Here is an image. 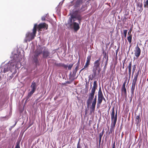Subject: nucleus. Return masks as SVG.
<instances>
[{
  "instance_id": "nucleus-36",
  "label": "nucleus",
  "mask_w": 148,
  "mask_h": 148,
  "mask_svg": "<svg viewBox=\"0 0 148 148\" xmlns=\"http://www.w3.org/2000/svg\"><path fill=\"white\" fill-rule=\"evenodd\" d=\"M77 148H82L80 145V142H78L77 144Z\"/></svg>"
},
{
  "instance_id": "nucleus-27",
  "label": "nucleus",
  "mask_w": 148,
  "mask_h": 148,
  "mask_svg": "<svg viewBox=\"0 0 148 148\" xmlns=\"http://www.w3.org/2000/svg\"><path fill=\"white\" fill-rule=\"evenodd\" d=\"M79 66L78 65H76V66L75 68V69L73 70V74H75L77 72V71L78 70L79 68Z\"/></svg>"
},
{
  "instance_id": "nucleus-7",
  "label": "nucleus",
  "mask_w": 148,
  "mask_h": 148,
  "mask_svg": "<svg viewBox=\"0 0 148 148\" xmlns=\"http://www.w3.org/2000/svg\"><path fill=\"white\" fill-rule=\"evenodd\" d=\"M117 111L116 110L115 115L114 107L112 109V112L111 113V120L112 122H116L117 120Z\"/></svg>"
},
{
  "instance_id": "nucleus-15",
  "label": "nucleus",
  "mask_w": 148,
  "mask_h": 148,
  "mask_svg": "<svg viewBox=\"0 0 148 148\" xmlns=\"http://www.w3.org/2000/svg\"><path fill=\"white\" fill-rule=\"evenodd\" d=\"M116 122L111 121V123L110 126V130L109 134H112L114 132V128L116 123Z\"/></svg>"
},
{
  "instance_id": "nucleus-33",
  "label": "nucleus",
  "mask_w": 148,
  "mask_h": 148,
  "mask_svg": "<svg viewBox=\"0 0 148 148\" xmlns=\"http://www.w3.org/2000/svg\"><path fill=\"white\" fill-rule=\"evenodd\" d=\"M103 95L102 94V92L101 90V88L100 87L99 88V89L98 91V95Z\"/></svg>"
},
{
  "instance_id": "nucleus-61",
  "label": "nucleus",
  "mask_w": 148,
  "mask_h": 148,
  "mask_svg": "<svg viewBox=\"0 0 148 148\" xmlns=\"http://www.w3.org/2000/svg\"><path fill=\"white\" fill-rule=\"evenodd\" d=\"M116 54H117V52H116Z\"/></svg>"
},
{
  "instance_id": "nucleus-32",
  "label": "nucleus",
  "mask_w": 148,
  "mask_h": 148,
  "mask_svg": "<svg viewBox=\"0 0 148 148\" xmlns=\"http://www.w3.org/2000/svg\"><path fill=\"white\" fill-rule=\"evenodd\" d=\"M104 58H105V59H106V62H108V56H107V57H106V52L105 53V54H104V55L103 56V59H104Z\"/></svg>"
},
{
  "instance_id": "nucleus-2",
  "label": "nucleus",
  "mask_w": 148,
  "mask_h": 148,
  "mask_svg": "<svg viewBox=\"0 0 148 148\" xmlns=\"http://www.w3.org/2000/svg\"><path fill=\"white\" fill-rule=\"evenodd\" d=\"M67 25L71 29H73L75 31H77L80 28L78 23L76 22H73L71 19L68 21Z\"/></svg>"
},
{
  "instance_id": "nucleus-28",
  "label": "nucleus",
  "mask_w": 148,
  "mask_h": 148,
  "mask_svg": "<svg viewBox=\"0 0 148 148\" xmlns=\"http://www.w3.org/2000/svg\"><path fill=\"white\" fill-rule=\"evenodd\" d=\"M35 92V91L31 90V91L28 93L27 96L29 98V97H31Z\"/></svg>"
},
{
  "instance_id": "nucleus-3",
  "label": "nucleus",
  "mask_w": 148,
  "mask_h": 148,
  "mask_svg": "<svg viewBox=\"0 0 148 148\" xmlns=\"http://www.w3.org/2000/svg\"><path fill=\"white\" fill-rule=\"evenodd\" d=\"M139 71H138L137 73H136L135 75L134 76V78L132 80V86L131 90V94L132 96L133 95V96L134 95L135 86L136 84L137 78L139 75Z\"/></svg>"
},
{
  "instance_id": "nucleus-16",
  "label": "nucleus",
  "mask_w": 148,
  "mask_h": 148,
  "mask_svg": "<svg viewBox=\"0 0 148 148\" xmlns=\"http://www.w3.org/2000/svg\"><path fill=\"white\" fill-rule=\"evenodd\" d=\"M100 60L101 58H99L98 60L95 61L94 63V66L93 67L98 69H101L100 67Z\"/></svg>"
},
{
  "instance_id": "nucleus-22",
  "label": "nucleus",
  "mask_w": 148,
  "mask_h": 148,
  "mask_svg": "<svg viewBox=\"0 0 148 148\" xmlns=\"http://www.w3.org/2000/svg\"><path fill=\"white\" fill-rule=\"evenodd\" d=\"M82 1L83 0H77L74 5V7H75L76 8H77L78 7H79L80 5L83 3Z\"/></svg>"
},
{
  "instance_id": "nucleus-50",
  "label": "nucleus",
  "mask_w": 148,
  "mask_h": 148,
  "mask_svg": "<svg viewBox=\"0 0 148 148\" xmlns=\"http://www.w3.org/2000/svg\"><path fill=\"white\" fill-rule=\"evenodd\" d=\"M135 71H134V70L133 71V70H132V77L133 76L134 73Z\"/></svg>"
},
{
  "instance_id": "nucleus-1",
  "label": "nucleus",
  "mask_w": 148,
  "mask_h": 148,
  "mask_svg": "<svg viewBox=\"0 0 148 148\" xmlns=\"http://www.w3.org/2000/svg\"><path fill=\"white\" fill-rule=\"evenodd\" d=\"M37 29V24H35L32 29V32H28L26 34L25 39L24 40L25 42H27V41L29 42L34 39L35 37L36 36Z\"/></svg>"
},
{
  "instance_id": "nucleus-20",
  "label": "nucleus",
  "mask_w": 148,
  "mask_h": 148,
  "mask_svg": "<svg viewBox=\"0 0 148 148\" xmlns=\"http://www.w3.org/2000/svg\"><path fill=\"white\" fill-rule=\"evenodd\" d=\"M30 87L31 88L32 90L35 91L37 88L36 82L34 81H33L32 83V84L30 86Z\"/></svg>"
},
{
  "instance_id": "nucleus-54",
  "label": "nucleus",
  "mask_w": 148,
  "mask_h": 148,
  "mask_svg": "<svg viewBox=\"0 0 148 148\" xmlns=\"http://www.w3.org/2000/svg\"><path fill=\"white\" fill-rule=\"evenodd\" d=\"M124 19H125V20H126L127 19V18L125 17Z\"/></svg>"
},
{
  "instance_id": "nucleus-53",
  "label": "nucleus",
  "mask_w": 148,
  "mask_h": 148,
  "mask_svg": "<svg viewBox=\"0 0 148 148\" xmlns=\"http://www.w3.org/2000/svg\"><path fill=\"white\" fill-rule=\"evenodd\" d=\"M103 100H104L105 101H106L105 99L103 97Z\"/></svg>"
},
{
  "instance_id": "nucleus-45",
  "label": "nucleus",
  "mask_w": 148,
  "mask_h": 148,
  "mask_svg": "<svg viewBox=\"0 0 148 148\" xmlns=\"http://www.w3.org/2000/svg\"><path fill=\"white\" fill-rule=\"evenodd\" d=\"M79 64H80V60H79V59L77 63L75 64V65H78V66H79Z\"/></svg>"
},
{
  "instance_id": "nucleus-39",
  "label": "nucleus",
  "mask_w": 148,
  "mask_h": 148,
  "mask_svg": "<svg viewBox=\"0 0 148 148\" xmlns=\"http://www.w3.org/2000/svg\"><path fill=\"white\" fill-rule=\"evenodd\" d=\"M103 95H98V98H103Z\"/></svg>"
},
{
  "instance_id": "nucleus-41",
  "label": "nucleus",
  "mask_w": 148,
  "mask_h": 148,
  "mask_svg": "<svg viewBox=\"0 0 148 148\" xmlns=\"http://www.w3.org/2000/svg\"><path fill=\"white\" fill-rule=\"evenodd\" d=\"M46 19L45 16H43L41 18V20L42 21H45Z\"/></svg>"
},
{
  "instance_id": "nucleus-9",
  "label": "nucleus",
  "mask_w": 148,
  "mask_h": 148,
  "mask_svg": "<svg viewBox=\"0 0 148 148\" xmlns=\"http://www.w3.org/2000/svg\"><path fill=\"white\" fill-rule=\"evenodd\" d=\"M48 25L45 23H40L38 25H37V28L39 31H41V29H43L47 30L48 29Z\"/></svg>"
},
{
  "instance_id": "nucleus-23",
  "label": "nucleus",
  "mask_w": 148,
  "mask_h": 148,
  "mask_svg": "<svg viewBox=\"0 0 148 148\" xmlns=\"http://www.w3.org/2000/svg\"><path fill=\"white\" fill-rule=\"evenodd\" d=\"M103 98H98L97 102V106L98 108L99 107L100 104H101L102 102Z\"/></svg>"
},
{
  "instance_id": "nucleus-4",
  "label": "nucleus",
  "mask_w": 148,
  "mask_h": 148,
  "mask_svg": "<svg viewBox=\"0 0 148 148\" xmlns=\"http://www.w3.org/2000/svg\"><path fill=\"white\" fill-rule=\"evenodd\" d=\"M42 49L41 48H38L36 49L34 52V57H33V60L34 62L37 64L38 63L39 61L38 60V57L42 53Z\"/></svg>"
},
{
  "instance_id": "nucleus-26",
  "label": "nucleus",
  "mask_w": 148,
  "mask_h": 148,
  "mask_svg": "<svg viewBox=\"0 0 148 148\" xmlns=\"http://www.w3.org/2000/svg\"><path fill=\"white\" fill-rule=\"evenodd\" d=\"M77 15L76 14H73H73L71 15V18H70L68 21H69L70 19H71V20L73 21V19L74 18H76L77 17Z\"/></svg>"
},
{
  "instance_id": "nucleus-52",
  "label": "nucleus",
  "mask_w": 148,
  "mask_h": 148,
  "mask_svg": "<svg viewBox=\"0 0 148 148\" xmlns=\"http://www.w3.org/2000/svg\"><path fill=\"white\" fill-rule=\"evenodd\" d=\"M125 62H124V63H123V68L124 69V65H125Z\"/></svg>"
},
{
  "instance_id": "nucleus-38",
  "label": "nucleus",
  "mask_w": 148,
  "mask_h": 148,
  "mask_svg": "<svg viewBox=\"0 0 148 148\" xmlns=\"http://www.w3.org/2000/svg\"><path fill=\"white\" fill-rule=\"evenodd\" d=\"M62 67H63L65 69H66L68 67V66H67V65H65L64 64H63Z\"/></svg>"
},
{
  "instance_id": "nucleus-12",
  "label": "nucleus",
  "mask_w": 148,
  "mask_h": 148,
  "mask_svg": "<svg viewBox=\"0 0 148 148\" xmlns=\"http://www.w3.org/2000/svg\"><path fill=\"white\" fill-rule=\"evenodd\" d=\"M95 92H91L89 94L88 98L87 100V103L88 105H90L92 103V100L93 99Z\"/></svg>"
},
{
  "instance_id": "nucleus-24",
  "label": "nucleus",
  "mask_w": 148,
  "mask_h": 148,
  "mask_svg": "<svg viewBox=\"0 0 148 148\" xmlns=\"http://www.w3.org/2000/svg\"><path fill=\"white\" fill-rule=\"evenodd\" d=\"M132 35L130 34L129 35V36H127V39L130 44H131L132 42Z\"/></svg>"
},
{
  "instance_id": "nucleus-51",
  "label": "nucleus",
  "mask_w": 148,
  "mask_h": 148,
  "mask_svg": "<svg viewBox=\"0 0 148 148\" xmlns=\"http://www.w3.org/2000/svg\"><path fill=\"white\" fill-rule=\"evenodd\" d=\"M104 132V129H103V130H102V132H101V133H102L103 134Z\"/></svg>"
},
{
  "instance_id": "nucleus-47",
  "label": "nucleus",
  "mask_w": 148,
  "mask_h": 148,
  "mask_svg": "<svg viewBox=\"0 0 148 148\" xmlns=\"http://www.w3.org/2000/svg\"><path fill=\"white\" fill-rule=\"evenodd\" d=\"M131 29H130V30L129 31V32H128V34L129 35L130 34H131Z\"/></svg>"
},
{
  "instance_id": "nucleus-6",
  "label": "nucleus",
  "mask_w": 148,
  "mask_h": 148,
  "mask_svg": "<svg viewBox=\"0 0 148 148\" xmlns=\"http://www.w3.org/2000/svg\"><path fill=\"white\" fill-rule=\"evenodd\" d=\"M12 66L13 67L16 68V67H17L16 65H14L13 63H11L10 65L9 64H5L3 67L2 68L1 70L3 69L4 73L8 71L9 70L11 71L12 68V67H10V66Z\"/></svg>"
},
{
  "instance_id": "nucleus-42",
  "label": "nucleus",
  "mask_w": 148,
  "mask_h": 148,
  "mask_svg": "<svg viewBox=\"0 0 148 148\" xmlns=\"http://www.w3.org/2000/svg\"><path fill=\"white\" fill-rule=\"evenodd\" d=\"M63 64V63H59L58 65V66H60V67H62Z\"/></svg>"
},
{
  "instance_id": "nucleus-13",
  "label": "nucleus",
  "mask_w": 148,
  "mask_h": 148,
  "mask_svg": "<svg viewBox=\"0 0 148 148\" xmlns=\"http://www.w3.org/2000/svg\"><path fill=\"white\" fill-rule=\"evenodd\" d=\"M91 56H88L87 58V60L83 68L80 71L81 72L83 70L85 69H88L89 66L90 64V61L91 60Z\"/></svg>"
},
{
  "instance_id": "nucleus-46",
  "label": "nucleus",
  "mask_w": 148,
  "mask_h": 148,
  "mask_svg": "<svg viewBox=\"0 0 148 148\" xmlns=\"http://www.w3.org/2000/svg\"><path fill=\"white\" fill-rule=\"evenodd\" d=\"M112 148H115V142L114 143L112 146Z\"/></svg>"
},
{
  "instance_id": "nucleus-57",
  "label": "nucleus",
  "mask_w": 148,
  "mask_h": 148,
  "mask_svg": "<svg viewBox=\"0 0 148 148\" xmlns=\"http://www.w3.org/2000/svg\"><path fill=\"white\" fill-rule=\"evenodd\" d=\"M75 21V19H73V22H74V21Z\"/></svg>"
},
{
  "instance_id": "nucleus-11",
  "label": "nucleus",
  "mask_w": 148,
  "mask_h": 148,
  "mask_svg": "<svg viewBox=\"0 0 148 148\" xmlns=\"http://www.w3.org/2000/svg\"><path fill=\"white\" fill-rule=\"evenodd\" d=\"M84 9V7L83 6H82L81 8H80L79 7H78L77 8L75 7V10H74L73 12V14H76L77 16L79 15H78L80 13L85 10Z\"/></svg>"
},
{
  "instance_id": "nucleus-19",
  "label": "nucleus",
  "mask_w": 148,
  "mask_h": 148,
  "mask_svg": "<svg viewBox=\"0 0 148 148\" xmlns=\"http://www.w3.org/2000/svg\"><path fill=\"white\" fill-rule=\"evenodd\" d=\"M132 62H130L129 64L128 67L126 68L125 71H127V68L128 69V74L129 77L130 78L131 75V71H132Z\"/></svg>"
},
{
  "instance_id": "nucleus-44",
  "label": "nucleus",
  "mask_w": 148,
  "mask_h": 148,
  "mask_svg": "<svg viewBox=\"0 0 148 148\" xmlns=\"http://www.w3.org/2000/svg\"><path fill=\"white\" fill-rule=\"evenodd\" d=\"M103 134L100 133L99 135V138H101Z\"/></svg>"
},
{
  "instance_id": "nucleus-58",
  "label": "nucleus",
  "mask_w": 148,
  "mask_h": 148,
  "mask_svg": "<svg viewBox=\"0 0 148 148\" xmlns=\"http://www.w3.org/2000/svg\"><path fill=\"white\" fill-rule=\"evenodd\" d=\"M80 139H79L78 142H80Z\"/></svg>"
},
{
  "instance_id": "nucleus-34",
  "label": "nucleus",
  "mask_w": 148,
  "mask_h": 148,
  "mask_svg": "<svg viewBox=\"0 0 148 148\" xmlns=\"http://www.w3.org/2000/svg\"><path fill=\"white\" fill-rule=\"evenodd\" d=\"M127 30L125 29L123 30V33L124 35V36L125 38L126 36L127 33Z\"/></svg>"
},
{
  "instance_id": "nucleus-48",
  "label": "nucleus",
  "mask_w": 148,
  "mask_h": 148,
  "mask_svg": "<svg viewBox=\"0 0 148 148\" xmlns=\"http://www.w3.org/2000/svg\"><path fill=\"white\" fill-rule=\"evenodd\" d=\"M101 138H99V144H100L101 141Z\"/></svg>"
},
{
  "instance_id": "nucleus-60",
  "label": "nucleus",
  "mask_w": 148,
  "mask_h": 148,
  "mask_svg": "<svg viewBox=\"0 0 148 148\" xmlns=\"http://www.w3.org/2000/svg\"><path fill=\"white\" fill-rule=\"evenodd\" d=\"M104 51H103V53H104Z\"/></svg>"
},
{
  "instance_id": "nucleus-10",
  "label": "nucleus",
  "mask_w": 148,
  "mask_h": 148,
  "mask_svg": "<svg viewBox=\"0 0 148 148\" xmlns=\"http://www.w3.org/2000/svg\"><path fill=\"white\" fill-rule=\"evenodd\" d=\"M84 9V7L83 6H82L81 8H80L79 7H78L77 8L75 7V10H74L73 12V14H76L77 16L79 15H78L80 13L85 10Z\"/></svg>"
},
{
  "instance_id": "nucleus-56",
  "label": "nucleus",
  "mask_w": 148,
  "mask_h": 148,
  "mask_svg": "<svg viewBox=\"0 0 148 148\" xmlns=\"http://www.w3.org/2000/svg\"><path fill=\"white\" fill-rule=\"evenodd\" d=\"M16 123H17L16 122L15 123V124H14V126H15V125H16Z\"/></svg>"
},
{
  "instance_id": "nucleus-5",
  "label": "nucleus",
  "mask_w": 148,
  "mask_h": 148,
  "mask_svg": "<svg viewBox=\"0 0 148 148\" xmlns=\"http://www.w3.org/2000/svg\"><path fill=\"white\" fill-rule=\"evenodd\" d=\"M101 70V69L93 67L92 70V78L90 79L92 80L93 78L97 77V75H99L100 73Z\"/></svg>"
},
{
  "instance_id": "nucleus-14",
  "label": "nucleus",
  "mask_w": 148,
  "mask_h": 148,
  "mask_svg": "<svg viewBox=\"0 0 148 148\" xmlns=\"http://www.w3.org/2000/svg\"><path fill=\"white\" fill-rule=\"evenodd\" d=\"M134 52V54L136 57V58H138L140 55L141 53V50L138 45H137L135 48Z\"/></svg>"
},
{
  "instance_id": "nucleus-49",
  "label": "nucleus",
  "mask_w": 148,
  "mask_h": 148,
  "mask_svg": "<svg viewBox=\"0 0 148 148\" xmlns=\"http://www.w3.org/2000/svg\"><path fill=\"white\" fill-rule=\"evenodd\" d=\"M135 71H134V70L133 71V70H132V77L133 76L134 73Z\"/></svg>"
},
{
  "instance_id": "nucleus-25",
  "label": "nucleus",
  "mask_w": 148,
  "mask_h": 148,
  "mask_svg": "<svg viewBox=\"0 0 148 148\" xmlns=\"http://www.w3.org/2000/svg\"><path fill=\"white\" fill-rule=\"evenodd\" d=\"M135 121L137 123H138L141 121V120L140 119L139 115L136 116L135 118Z\"/></svg>"
},
{
  "instance_id": "nucleus-43",
  "label": "nucleus",
  "mask_w": 148,
  "mask_h": 148,
  "mask_svg": "<svg viewBox=\"0 0 148 148\" xmlns=\"http://www.w3.org/2000/svg\"><path fill=\"white\" fill-rule=\"evenodd\" d=\"M148 5V0H147L145 2V4L144 5V6Z\"/></svg>"
},
{
  "instance_id": "nucleus-17",
  "label": "nucleus",
  "mask_w": 148,
  "mask_h": 148,
  "mask_svg": "<svg viewBox=\"0 0 148 148\" xmlns=\"http://www.w3.org/2000/svg\"><path fill=\"white\" fill-rule=\"evenodd\" d=\"M43 57L45 58H49V56L50 55V53L48 51V50L45 49L43 51Z\"/></svg>"
},
{
  "instance_id": "nucleus-18",
  "label": "nucleus",
  "mask_w": 148,
  "mask_h": 148,
  "mask_svg": "<svg viewBox=\"0 0 148 148\" xmlns=\"http://www.w3.org/2000/svg\"><path fill=\"white\" fill-rule=\"evenodd\" d=\"M126 83V81H125L123 83V86L121 88V92L123 94H124V95L126 96H127V92H126V89L125 88V84Z\"/></svg>"
},
{
  "instance_id": "nucleus-37",
  "label": "nucleus",
  "mask_w": 148,
  "mask_h": 148,
  "mask_svg": "<svg viewBox=\"0 0 148 148\" xmlns=\"http://www.w3.org/2000/svg\"><path fill=\"white\" fill-rule=\"evenodd\" d=\"M136 69V65H134L132 66V70L135 71Z\"/></svg>"
},
{
  "instance_id": "nucleus-21",
  "label": "nucleus",
  "mask_w": 148,
  "mask_h": 148,
  "mask_svg": "<svg viewBox=\"0 0 148 148\" xmlns=\"http://www.w3.org/2000/svg\"><path fill=\"white\" fill-rule=\"evenodd\" d=\"M97 87V81H95L93 82V86L92 88L91 92H95L96 89Z\"/></svg>"
},
{
  "instance_id": "nucleus-30",
  "label": "nucleus",
  "mask_w": 148,
  "mask_h": 148,
  "mask_svg": "<svg viewBox=\"0 0 148 148\" xmlns=\"http://www.w3.org/2000/svg\"><path fill=\"white\" fill-rule=\"evenodd\" d=\"M76 18L79 21V22L80 23L82 19V17L80 15H77Z\"/></svg>"
},
{
  "instance_id": "nucleus-31",
  "label": "nucleus",
  "mask_w": 148,
  "mask_h": 148,
  "mask_svg": "<svg viewBox=\"0 0 148 148\" xmlns=\"http://www.w3.org/2000/svg\"><path fill=\"white\" fill-rule=\"evenodd\" d=\"M20 141H17L16 143V145L15 148H20Z\"/></svg>"
},
{
  "instance_id": "nucleus-35",
  "label": "nucleus",
  "mask_w": 148,
  "mask_h": 148,
  "mask_svg": "<svg viewBox=\"0 0 148 148\" xmlns=\"http://www.w3.org/2000/svg\"><path fill=\"white\" fill-rule=\"evenodd\" d=\"M73 66V64H70L69 65L68 67V70H71Z\"/></svg>"
},
{
  "instance_id": "nucleus-55",
  "label": "nucleus",
  "mask_w": 148,
  "mask_h": 148,
  "mask_svg": "<svg viewBox=\"0 0 148 148\" xmlns=\"http://www.w3.org/2000/svg\"><path fill=\"white\" fill-rule=\"evenodd\" d=\"M92 86V85L91 84V83L90 86V88H91Z\"/></svg>"
},
{
  "instance_id": "nucleus-8",
  "label": "nucleus",
  "mask_w": 148,
  "mask_h": 148,
  "mask_svg": "<svg viewBox=\"0 0 148 148\" xmlns=\"http://www.w3.org/2000/svg\"><path fill=\"white\" fill-rule=\"evenodd\" d=\"M97 101V97L96 96L94 98V100L92 103L91 106L90 107V114H92L93 113H94L95 109V105Z\"/></svg>"
},
{
  "instance_id": "nucleus-40",
  "label": "nucleus",
  "mask_w": 148,
  "mask_h": 148,
  "mask_svg": "<svg viewBox=\"0 0 148 148\" xmlns=\"http://www.w3.org/2000/svg\"><path fill=\"white\" fill-rule=\"evenodd\" d=\"M143 4L142 3H139V4L138 5V6L140 8H142V7Z\"/></svg>"
},
{
  "instance_id": "nucleus-59",
  "label": "nucleus",
  "mask_w": 148,
  "mask_h": 148,
  "mask_svg": "<svg viewBox=\"0 0 148 148\" xmlns=\"http://www.w3.org/2000/svg\"><path fill=\"white\" fill-rule=\"evenodd\" d=\"M16 56V57L17 58V55H15Z\"/></svg>"
},
{
  "instance_id": "nucleus-29",
  "label": "nucleus",
  "mask_w": 148,
  "mask_h": 148,
  "mask_svg": "<svg viewBox=\"0 0 148 148\" xmlns=\"http://www.w3.org/2000/svg\"><path fill=\"white\" fill-rule=\"evenodd\" d=\"M35 92V91L31 90V91L28 93L27 96L29 98V97H31Z\"/></svg>"
}]
</instances>
